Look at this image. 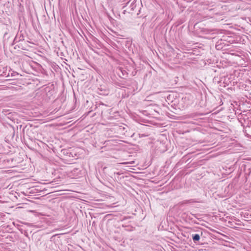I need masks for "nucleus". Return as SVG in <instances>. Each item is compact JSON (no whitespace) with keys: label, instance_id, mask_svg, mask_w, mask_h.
I'll return each mask as SVG.
<instances>
[{"label":"nucleus","instance_id":"obj_4","mask_svg":"<svg viewBox=\"0 0 251 251\" xmlns=\"http://www.w3.org/2000/svg\"><path fill=\"white\" fill-rule=\"evenodd\" d=\"M78 171H79L78 170V169L75 168L73 169V171H72V173H73L74 174H75L77 173Z\"/></svg>","mask_w":251,"mask_h":251},{"label":"nucleus","instance_id":"obj_8","mask_svg":"<svg viewBox=\"0 0 251 251\" xmlns=\"http://www.w3.org/2000/svg\"><path fill=\"white\" fill-rule=\"evenodd\" d=\"M128 163H124L123 164H128Z\"/></svg>","mask_w":251,"mask_h":251},{"label":"nucleus","instance_id":"obj_2","mask_svg":"<svg viewBox=\"0 0 251 251\" xmlns=\"http://www.w3.org/2000/svg\"><path fill=\"white\" fill-rule=\"evenodd\" d=\"M136 1H135V0H133L130 4L128 12L130 13L132 11L134 10V8L136 7V4H135Z\"/></svg>","mask_w":251,"mask_h":251},{"label":"nucleus","instance_id":"obj_7","mask_svg":"<svg viewBox=\"0 0 251 251\" xmlns=\"http://www.w3.org/2000/svg\"><path fill=\"white\" fill-rule=\"evenodd\" d=\"M3 37L4 38H9V36H8V33L7 32L4 33V35H3Z\"/></svg>","mask_w":251,"mask_h":251},{"label":"nucleus","instance_id":"obj_9","mask_svg":"<svg viewBox=\"0 0 251 251\" xmlns=\"http://www.w3.org/2000/svg\"><path fill=\"white\" fill-rule=\"evenodd\" d=\"M117 174H118V175H120V174L119 172H118V173H117Z\"/></svg>","mask_w":251,"mask_h":251},{"label":"nucleus","instance_id":"obj_5","mask_svg":"<svg viewBox=\"0 0 251 251\" xmlns=\"http://www.w3.org/2000/svg\"><path fill=\"white\" fill-rule=\"evenodd\" d=\"M195 202V201H193V200H187L185 201V202H184V203H191Z\"/></svg>","mask_w":251,"mask_h":251},{"label":"nucleus","instance_id":"obj_6","mask_svg":"<svg viewBox=\"0 0 251 251\" xmlns=\"http://www.w3.org/2000/svg\"><path fill=\"white\" fill-rule=\"evenodd\" d=\"M119 129L120 130H121V131H124V130L126 129V127H124V126H120L119 127Z\"/></svg>","mask_w":251,"mask_h":251},{"label":"nucleus","instance_id":"obj_3","mask_svg":"<svg viewBox=\"0 0 251 251\" xmlns=\"http://www.w3.org/2000/svg\"><path fill=\"white\" fill-rule=\"evenodd\" d=\"M192 238L194 242L196 243L200 240V235L199 234H192Z\"/></svg>","mask_w":251,"mask_h":251},{"label":"nucleus","instance_id":"obj_1","mask_svg":"<svg viewBox=\"0 0 251 251\" xmlns=\"http://www.w3.org/2000/svg\"><path fill=\"white\" fill-rule=\"evenodd\" d=\"M24 40V36L23 34H17L15 37L13 42L16 43L20 41H23Z\"/></svg>","mask_w":251,"mask_h":251}]
</instances>
